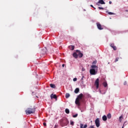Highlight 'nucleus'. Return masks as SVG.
Instances as JSON below:
<instances>
[{
    "label": "nucleus",
    "mask_w": 128,
    "mask_h": 128,
    "mask_svg": "<svg viewBox=\"0 0 128 128\" xmlns=\"http://www.w3.org/2000/svg\"><path fill=\"white\" fill-rule=\"evenodd\" d=\"M60 124L62 127L66 126L68 124V120L66 118H63L60 120Z\"/></svg>",
    "instance_id": "1"
},
{
    "label": "nucleus",
    "mask_w": 128,
    "mask_h": 128,
    "mask_svg": "<svg viewBox=\"0 0 128 128\" xmlns=\"http://www.w3.org/2000/svg\"><path fill=\"white\" fill-rule=\"evenodd\" d=\"M83 98H84V94L82 93L80 94L76 98L75 101V104L78 106H80V100H82Z\"/></svg>",
    "instance_id": "2"
},
{
    "label": "nucleus",
    "mask_w": 128,
    "mask_h": 128,
    "mask_svg": "<svg viewBox=\"0 0 128 128\" xmlns=\"http://www.w3.org/2000/svg\"><path fill=\"white\" fill-rule=\"evenodd\" d=\"M36 112V108H28L26 110L25 112L26 114H34Z\"/></svg>",
    "instance_id": "3"
},
{
    "label": "nucleus",
    "mask_w": 128,
    "mask_h": 128,
    "mask_svg": "<svg viewBox=\"0 0 128 128\" xmlns=\"http://www.w3.org/2000/svg\"><path fill=\"white\" fill-rule=\"evenodd\" d=\"M94 85L96 86V88H98V86H100V79L98 78L96 80Z\"/></svg>",
    "instance_id": "4"
},
{
    "label": "nucleus",
    "mask_w": 128,
    "mask_h": 128,
    "mask_svg": "<svg viewBox=\"0 0 128 128\" xmlns=\"http://www.w3.org/2000/svg\"><path fill=\"white\" fill-rule=\"evenodd\" d=\"M95 124L97 128H100V118H97L95 120Z\"/></svg>",
    "instance_id": "5"
},
{
    "label": "nucleus",
    "mask_w": 128,
    "mask_h": 128,
    "mask_svg": "<svg viewBox=\"0 0 128 128\" xmlns=\"http://www.w3.org/2000/svg\"><path fill=\"white\" fill-rule=\"evenodd\" d=\"M90 74H92V76H94V74H96V70L94 68H92L90 70Z\"/></svg>",
    "instance_id": "6"
},
{
    "label": "nucleus",
    "mask_w": 128,
    "mask_h": 128,
    "mask_svg": "<svg viewBox=\"0 0 128 128\" xmlns=\"http://www.w3.org/2000/svg\"><path fill=\"white\" fill-rule=\"evenodd\" d=\"M76 52L78 54V56L80 58H82V57L84 56V54H82L80 50H76Z\"/></svg>",
    "instance_id": "7"
},
{
    "label": "nucleus",
    "mask_w": 128,
    "mask_h": 128,
    "mask_svg": "<svg viewBox=\"0 0 128 128\" xmlns=\"http://www.w3.org/2000/svg\"><path fill=\"white\" fill-rule=\"evenodd\" d=\"M100 4H106V2L104 0H99V1L96 3V5L100 6Z\"/></svg>",
    "instance_id": "8"
},
{
    "label": "nucleus",
    "mask_w": 128,
    "mask_h": 128,
    "mask_svg": "<svg viewBox=\"0 0 128 128\" xmlns=\"http://www.w3.org/2000/svg\"><path fill=\"white\" fill-rule=\"evenodd\" d=\"M97 28L98 29H99L100 30H104V28L102 26V24H100V22L96 23Z\"/></svg>",
    "instance_id": "9"
},
{
    "label": "nucleus",
    "mask_w": 128,
    "mask_h": 128,
    "mask_svg": "<svg viewBox=\"0 0 128 128\" xmlns=\"http://www.w3.org/2000/svg\"><path fill=\"white\" fill-rule=\"evenodd\" d=\"M102 120H104V122H106V120H108V117L104 115L102 117Z\"/></svg>",
    "instance_id": "10"
},
{
    "label": "nucleus",
    "mask_w": 128,
    "mask_h": 128,
    "mask_svg": "<svg viewBox=\"0 0 128 128\" xmlns=\"http://www.w3.org/2000/svg\"><path fill=\"white\" fill-rule=\"evenodd\" d=\"M57 98H58V97L56 96V94H52L50 95V98H52H52L56 99Z\"/></svg>",
    "instance_id": "11"
},
{
    "label": "nucleus",
    "mask_w": 128,
    "mask_h": 128,
    "mask_svg": "<svg viewBox=\"0 0 128 128\" xmlns=\"http://www.w3.org/2000/svg\"><path fill=\"white\" fill-rule=\"evenodd\" d=\"M73 56H74V58H78V54H76V52H74L73 54Z\"/></svg>",
    "instance_id": "12"
},
{
    "label": "nucleus",
    "mask_w": 128,
    "mask_h": 128,
    "mask_svg": "<svg viewBox=\"0 0 128 128\" xmlns=\"http://www.w3.org/2000/svg\"><path fill=\"white\" fill-rule=\"evenodd\" d=\"M70 50H74V46H68Z\"/></svg>",
    "instance_id": "13"
},
{
    "label": "nucleus",
    "mask_w": 128,
    "mask_h": 128,
    "mask_svg": "<svg viewBox=\"0 0 128 128\" xmlns=\"http://www.w3.org/2000/svg\"><path fill=\"white\" fill-rule=\"evenodd\" d=\"M80 92V88H76L74 90V93L75 94H78V92Z\"/></svg>",
    "instance_id": "14"
},
{
    "label": "nucleus",
    "mask_w": 128,
    "mask_h": 128,
    "mask_svg": "<svg viewBox=\"0 0 128 128\" xmlns=\"http://www.w3.org/2000/svg\"><path fill=\"white\" fill-rule=\"evenodd\" d=\"M107 118H108L109 120H110V118H112V114H107Z\"/></svg>",
    "instance_id": "15"
},
{
    "label": "nucleus",
    "mask_w": 128,
    "mask_h": 128,
    "mask_svg": "<svg viewBox=\"0 0 128 128\" xmlns=\"http://www.w3.org/2000/svg\"><path fill=\"white\" fill-rule=\"evenodd\" d=\"M50 88H56V85L54 84H50Z\"/></svg>",
    "instance_id": "16"
},
{
    "label": "nucleus",
    "mask_w": 128,
    "mask_h": 128,
    "mask_svg": "<svg viewBox=\"0 0 128 128\" xmlns=\"http://www.w3.org/2000/svg\"><path fill=\"white\" fill-rule=\"evenodd\" d=\"M103 86L104 88H106V86H108V83H106V82H104Z\"/></svg>",
    "instance_id": "17"
},
{
    "label": "nucleus",
    "mask_w": 128,
    "mask_h": 128,
    "mask_svg": "<svg viewBox=\"0 0 128 128\" xmlns=\"http://www.w3.org/2000/svg\"><path fill=\"white\" fill-rule=\"evenodd\" d=\"M65 112L68 114H70V110H68V108H66L65 110Z\"/></svg>",
    "instance_id": "18"
},
{
    "label": "nucleus",
    "mask_w": 128,
    "mask_h": 128,
    "mask_svg": "<svg viewBox=\"0 0 128 128\" xmlns=\"http://www.w3.org/2000/svg\"><path fill=\"white\" fill-rule=\"evenodd\" d=\"M70 94L66 93V98H70Z\"/></svg>",
    "instance_id": "19"
},
{
    "label": "nucleus",
    "mask_w": 128,
    "mask_h": 128,
    "mask_svg": "<svg viewBox=\"0 0 128 128\" xmlns=\"http://www.w3.org/2000/svg\"><path fill=\"white\" fill-rule=\"evenodd\" d=\"M91 68H98V66H96V65H92V66H91Z\"/></svg>",
    "instance_id": "20"
},
{
    "label": "nucleus",
    "mask_w": 128,
    "mask_h": 128,
    "mask_svg": "<svg viewBox=\"0 0 128 128\" xmlns=\"http://www.w3.org/2000/svg\"><path fill=\"white\" fill-rule=\"evenodd\" d=\"M126 124H128V122H124L122 126L124 127L125 126H126Z\"/></svg>",
    "instance_id": "21"
},
{
    "label": "nucleus",
    "mask_w": 128,
    "mask_h": 128,
    "mask_svg": "<svg viewBox=\"0 0 128 128\" xmlns=\"http://www.w3.org/2000/svg\"><path fill=\"white\" fill-rule=\"evenodd\" d=\"M113 50H116V46H114L113 47H112Z\"/></svg>",
    "instance_id": "22"
},
{
    "label": "nucleus",
    "mask_w": 128,
    "mask_h": 128,
    "mask_svg": "<svg viewBox=\"0 0 128 128\" xmlns=\"http://www.w3.org/2000/svg\"><path fill=\"white\" fill-rule=\"evenodd\" d=\"M78 116V114H76L74 115H73L72 116V118H76Z\"/></svg>",
    "instance_id": "23"
},
{
    "label": "nucleus",
    "mask_w": 128,
    "mask_h": 128,
    "mask_svg": "<svg viewBox=\"0 0 128 128\" xmlns=\"http://www.w3.org/2000/svg\"><path fill=\"white\" fill-rule=\"evenodd\" d=\"M118 60H120V58H117L115 60V62H118Z\"/></svg>",
    "instance_id": "24"
},
{
    "label": "nucleus",
    "mask_w": 128,
    "mask_h": 128,
    "mask_svg": "<svg viewBox=\"0 0 128 128\" xmlns=\"http://www.w3.org/2000/svg\"><path fill=\"white\" fill-rule=\"evenodd\" d=\"M70 124L71 126H74V121L70 120Z\"/></svg>",
    "instance_id": "25"
},
{
    "label": "nucleus",
    "mask_w": 128,
    "mask_h": 128,
    "mask_svg": "<svg viewBox=\"0 0 128 128\" xmlns=\"http://www.w3.org/2000/svg\"><path fill=\"white\" fill-rule=\"evenodd\" d=\"M108 14H110V15L114 14V13H112V12H108Z\"/></svg>",
    "instance_id": "26"
},
{
    "label": "nucleus",
    "mask_w": 128,
    "mask_h": 128,
    "mask_svg": "<svg viewBox=\"0 0 128 128\" xmlns=\"http://www.w3.org/2000/svg\"><path fill=\"white\" fill-rule=\"evenodd\" d=\"M121 118H122V116H120L119 118V120H120V122H122V120H120Z\"/></svg>",
    "instance_id": "27"
},
{
    "label": "nucleus",
    "mask_w": 128,
    "mask_h": 128,
    "mask_svg": "<svg viewBox=\"0 0 128 128\" xmlns=\"http://www.w3.org/2000/svg\"><path fill=\"white\" fill-rule=\"evenodd\" d=\"M73 80H74V82H76V81L78 80V78H74L73 79Z\"/></svg>",
    "instance_id": "28"
},
{
    "label": "nucleus",
    "mask_w": 128,
    "mask_h": 128,
    "mask_svg": "<svg viewBox=\"0 0 128 128\" xmlns=\"http://www.w3.org/2000/svg\"><path fill=\"white\" fill-rule=\"evenodd\" d=\"M98 8L99 10H104V8H102V7H98Z\"/></svg>",
    "instance_id": "29"
},
{
    "label": "nucleus",
    "mask_w": 128,
    "mask_h": 128,
    "mask_svg": "<svg viewBox=\"0 0 128 128\" xmlns=\"http://www.w3.org/2000/svg\"><path fill=\"white\" fill-rule=\"evenodd\" d=\"M114 46V44H110L111 48H113Z\"/></svg>",
    "instance_id": "30"
},
{
    "label": "nucleus",
    "mask_w": 128,
    "mask_h": 128,
    "mask_svg": "<svg viewBox=\"0 0 128 128\" xmlns=\"http://www.w3.org/2000/svg\"><path fill=\"white\" fill-rule=\"evenodd\" d=\"M126 84H127L126 81H125L124 83V86H126Z\"/></svg>",
    "instance_id": "31"
},
{
    "label": "nucleus",
    "mask_w": 128,
    "mask_h": 128,
    "mask_svg": "<svg viewBox=\"0 0 128 128\" xmlns=\"http://www.w3.org/2000/svg\"><path fill=\"white\" fill-rule=\"evenodd\" d=\"M43 124H44V126H46V123L44 122Z\"/></svg>",
    "instance_id": "32"
},
{
    "label": "nucleus",
    "mask_w": 128,
    "mask_h": 128,
    "mask_svg": "<svg viewBox=\"0 0 128 128\" xmlns=\"http://www.w3.org/2000/svg\"><path fill=\"white\" fill-rule=\"evenodd\" d=\"M92 64H96V61H94L93 62H92Z\"/></svg>",
    "instance_id": "33"
},
{
    "label": "nucleus",
    "mask_w": 128,
    "mask_h": 128,
    "mask_svg": "<svg viewBox=\"0 0 128 128\" xmlns=\"http://www.w3.org/2000/svg\"><path fill=\"white\" fill-rule=\"evenodd\" d=\"M58 125H55V126H54V128H58Z\"/></svg>",
    "instance_id": "34"
},
{
    "label": "nucleus",
    "mask_w": 128,
    "mask_h": 128,
    "mask_svg": "<svg viewBox=\"0 0 128 128\" xmlns=\"http://www.w3.org/2000/svg\"><path fill=\"white\" fill-rule=\"evenodd\" d=\"M109 4H112V1H110V2H109Z\"/></svg>",
    "instance_id": "35"
},
{
    "label": "nucleus",
    "mask_w": 128,
    "mask_h": 128,
    "mask_svg": "<svg viewBox=\"0 0 128 128\" xmlns=\"http://www.w3.org/2000/svg\"><path fill=\"white\" fill-rule=\"evenodd\" d=\"M62 68H64V64H62Z\"/></svg>",
    "instance_id": "36"
},
{
    "label": "nucleus",
    "mask_w": 128,
    "mask_h": 128,
    "mask_svg": "<svg viewBox=\"0 0 128 128\" xmlns=\"http://www.w3.org/2000/svg\"><path fill=\"white\" fill-rule=\"evenodd\" d=\"M90 128H94V126H90Z\"/></svg>",
    "instance_id": "37"
},
{
    "label": "nucleus",
    "mask_w": 128,
    "mask_h": 128,
    "mask_svg": "<svg viewBox=\"0 0 128 128\" xmlns=\"http://www.w3.org/2000/svg\"><path fill=\"white\" fill-rule=\"evenodd\" d=\"M91 8H94V6L90 5Z\"/></svg>",
    "instance_id": "38"
},
{
    "label": "nucleus",
    "mask_w": 128,
    "mask_h": 128,
    "mask_svg": "<svg viewBox=\"0 0 128 128\" xmlns=\"http://www.w3.org/2000/svg\"><path fill=\"white\" fill-rule=\"evenodd\" d=\"M82 72H84V68L82 69Z\"/></svg>",
    "instance_id": "39"
},
{
    "label": "nucleus",
    "mask_w": 128,
    "mask_h": 128,
    "mask_svg": "<svg viewBox=\"0 0 128 128\" xmlns=\"http://www.w3.org/2000/svg\"><path fill=\"white\" fill-rule=\"evenodd\" d=\"M93 8H94V10H96V8L94 7Z\"/></svg>",
    "instance_id": "40"
},
{
    "label": "nucleus",
    "mask_w": 128,
    "mask_h": 128,
    "mask_svg": "<svg viewBox=\"0 0 128 128\" xmlns=\"http://www.w3.org/2000/svg\"><path fill=\"white\" fill-rule=\"evenodd\" d=\"M122 128H124V126H122Z\"/></svg>",
    "instance_id": "41"
},
{
    "label": "nucleus",
    "mask_w": 128,
    "mask_h": 128,
    "mask_svg": "<svg viewBox=\"0 0 128 128\" xmlns=\"http://www.w3.org/2000/svg\"><path fill=\"white\" fill-rule=\"evenodd\" d=\"M126 12H128V10H126Z\"/></svg>",
    "instance_id": "42"
},
{
    "label": "nucleus",
    "mask_w": 128,
    "mask_h": 128,
    "mask_svg": "<svg viewBox=\"0 0 128 128\" xmlns=\"http://www.w3.org/2000/svg\"><path fill=\"white\" fill-rule=\"evenodd\" d=\"M82 80H83V78H82Z\"/></svg>",
    "instance_id": "43"
}]
</instances>
